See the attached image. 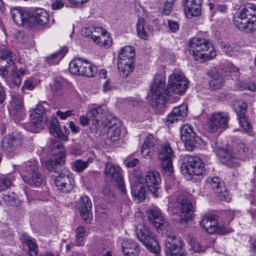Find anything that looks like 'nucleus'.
I'll return each mask as SVG.
<instances>
[{"label":"nucleus","mask_w":256,"mask_h":256,"mask_svg":"<svg viewBox=\"0 0 256 256\" xmlns=\"http://www.w3.org/2000/svg\"><path fill=\"white\" fill-rule=\"evenodd\" d=\"M165 86V77L156 74L150 88L152 102L154 106H163L168 96H174V94H184L188 88V81L182 74H172L169 77L166 88Z\"/></svg>","instance_id":"1"},{"label":"nucleus","mask_w":256,"mask_h":256,"mask_svg":"<svg viewBox=\"0 0 256 256\" xmlns=\"http://www.w3.org/2000/svg\"><path fill=\"white\" fill-rule=\"evenodd\" d=\"M234 24L239 30L246 33L256 30V6L246 3L241 6L238 16L234 18Z\"/></svg>","instance_id":"2"},{"label":"nucleus","mask_w":256,"mask_h":256,"mask_svg":"<svg viewBox=\"0 0 256 256\" xmlns=\"http://www.w3.org/2000/svg\"><path fill=\"white\" fill-rule=\"evenodd\" d=\"M248 148L243 143L238 144L236 148H215L214 150L215 153L230 167L238 166L240 160H244L248 156Z\"/></svg>","instance_id":"3"},{"label":"nucleus","mask_w":256,"mask_h":256,"mask_svg":"<svg viewBox=\"0 0 256 256\" xmlns=\"http://www.w3.org/2000/svg\"><path fill=\"white\" fill-rule=\"evenodd\" d=\"M188 50L196 60H208L216 56L212 44L205 38H193L190 39Z\"/></svg>","instance_id":"4"},{"label":"nucleus","mask_w":256,"mask_h":256,"mask_svg":"<svg viewBox=\"0 0 256 256\" xmlns=\"http://www.w3.org/2000/svg\"><path fill=\"white\" fill-rule=\"evenodd\" d=\"M136 234L138 240L142 242L146 248L155 254L160 256V248L154 236L146 225L140 224L136 228Z\"/></svg>","instance_id":"5"},{"label":"nucleus","mask_w":256,"mask_h":256,"mask_svg":"<svg viewBox=\"0 0 256 256\" xmlns=\"http://www.w3.org/2000/svg\"><path fill=\"white\" fill-rule=\"evenodd\" d=\"M174 215L178 216L180 222L191 220L192 218V206L189 200L184 196H178L172 207Z\"/></svg>","instance_id":"6"},{"label":"nucleus","mask_w":256,"mask_h":256,"mask_svg":"<svg viewBox=\"0 0 256 256\" xmlns=\"http://www.w3.org/2000/svg\"><path fill=\"white\" fill-rule=\"evenodd\" d=\"M149 221L156 227L158 232L166 237L170 234V226L163 216L160 210L158 208L149 209L146 212Z\"/></svg>","instance_id":"7"},{"label":"nucleus","mask_w":256,"mask_h":256,"mask_svg":"<svg viewBox=\"0 0 256 256\" xmlns=\"http://www.w3.org/2000/svg\"><path fill=\"white\" fill-rule=\"evenodd\" d=\"M158 156L162 170L168 174H171L173 172L172 160L174 154L170 144L160 146L158 150Z\"/></svg>","instance_id":"8"},{"label":"nucleus","mask_w":256,"mask_h":256,"mask_svg":"<svg viewBox=\"0 0 256 256\" xmlns=\"http://www.w3.org/2000/svg\"><path fill=\"white\" fill-rule=\"evenodd\" d=\"M181 170L183 174H188L190 176L202 175L204 172V164L198 157L190 156L187 162L182 164Z\"/></svg>","instance_id":"9"},{"label":"nucleus","mask_w":256,"mask_h":256,"mask_svg":"<svg viewBox=\"0 0 256 256\" xmlns=\"http://www.w3.org/2000/svg\"><path fill=\"white\" fill-rule=\"evenodd\" d=\"M201 228L210 234H224L228 232L226 228L220 226L214 215L204 216L200 222Z\"/></svg>","instance_id":"10"},{"label":"nucleus","mask_w":256,"mask_h":256,"mask_svg":"<svg viewBox=\"0 0 256 256\" xmlns=\"http://www.w3.org/2000/svg\"><path fill=\"white\" fill-rule=\"evenodd\" d=\"M58 174L54 178L56 186L64 192H70L74 185V180L72 177V173L68 170L64 168L58 172Z\"/></svg>","instance_id":"11"},{"label":"nucleus","mask_w":256,"mask_h":256,"mask_svg":"<svg viewBox=\"0 0 256 256\" xmlns=\"http://www.w3.org/2000/svg\"><path fill=\"white\" fill-rule=\"evenodd\" d=\"M104 174L112 182H116V185L122 194H126V189L122 176L121 169L118 166L112 162H108L105 166Z\"/></svg>","instance_id":"12"},{"label":"nucleus","mask_w":256,"mask_h":256,"mask_svg":"<svg viewBox=\"0 0 256 256\" xmlns=\"http://www.w3.org/2000/svg\"><path fill=\"white\" fill-rule=\"evenodd\" d=\"M165 242V252L166 256H186L182 250V241L174 234H167Z\"/></svg>","instance_id":"13"},{"label":"nucleus","mask_w":256,"mask_h":256,"mask_svg":"<svg viewBox=\"0 0 256 256\" xmlns=\"http://www.w3.org/2000/svg\"><path fill=\"white\" fill-rule=\"evenodd\" d=\"M229 120V114L226 112L214 113L208 121V130L214 132L219 128H226Z\"/></svg>","instance_id":"14"},{"label":"nucleus","mask_w":256,"mask_h":256,"mask_svg":"<svg viewBox=\"0 0 256 256\" xmlns=\"http://www.w3.org/2000/svg\"><path fill=\"white\" fill-rule=\"evenodd\" d=\"M145 182L148 190L152 193V196L155 198H157L158 190L161 184L160 174L156 170L148 172L146 176Z\"/></svg>","instance_id":"15"},{"label":"nucleus","mask_w":256,"mask_h":256,"mask_svg":"<svg viewBox=\"0 0 256 256\" xmlns=\"http://www.w3.org/2000/svg\"><path fill=\"white\" fill-rule=\"evenodd\" d=\"M202 0H182V5L184 8L187 18H191L200 14Z\"/></svg>","instance_id":"16"},{"label":"nucleus","mask_w":256,"mask_h":256,"mask_svg":"<svg viewBox=\"0 0 256 256\" xmlns=\"http://www.w3.org/2000/svg\"><path fill=\"white\" fill-rule=\"evenodd\" d=\"M49 16L42 8H38L30 14L29 17L30 26H45L48 24Z\"/></svg>","instance_id":"17"},{"label":"nucleus","mask_w":256,"mask_h":256,"mask_svg":"<svg viewBox=\"0 0 256 256\" xmlns=\"http://www.w3.org/2000/svg\"><path fill=\"white\" fill-rule=\"evenodd\" d=\"M206 182L210 184L220 200H226V196H228L226 188L224 182H220L219 178L217 176L208 178L206 179Z\"/></svg>","instance_id":"18"},{"label":"nucleus","mask_w":256,"mask_h":256,"mask_svg":"<svg viewBox=\"0 0 256 256\" xmlns=\"http://www.w3.org/2000/svg\"><path fill=\"white\" fill-rule=\"evenodd\" d=\"M10 14L14 22L18 26H30L29 17L30 14L22 10L21 8L12 9Z\"/></svg>","instance_id":"19"},{"label":"nucleus","mask_w":256,"mask_h":256,"mask_svg":"<svg viewBox=\"0 0 256 256\" xmlns=\"http://www.w3.org/2000/svg\"><path fill=\"white\" fill-rule=\"evenodd\" d=\"M181 139L184 142L186 147L192 148L196 142V134L192 126L189 124H184L180 128Z\"/></svg>","instance_id":"20"},{"label":"nucleus","mask_w":256,"mask_h":256,"mask_svg":"<svg viewBox=\"0 0 256 256\" xmlns=\"http://www.w3.org/2000/svg\"><path fill=\"white\" fill-rule=\"evenodd\" d=\"M208 74L210 78L209 81L210 88L214 90L220 88L224 82L222 72L214 68L208 72Z\"/></svg>","instance_id":"21"},{"label":"nucleus","mask_w":256,"mask_h":256,"mask_svg":"<svg viewBox=\"0 0 256 256\" xmlns=\"http://www.w3.org/2000/svg\"><path fill=\"white\" fill-rule=\"evenodd\" d=\"M78 206L80 215L84 220H88L92 216V203L88 196H84L80 198Z\"/></svg>","instance_id":"22"},{"label":"nucleus","mask_w":256,"mask_h":256,"mask_svg":"<svg viewBox=\"0 0 256 256\" xmlns=\"http://www.w3.org/2000/svg\"><path fill=\"white\" fill-rule=\"evenodd\" d=\"M52 156L56 164H64L66 152L64 146L60 142H56L50 145Z\"/></svg>","instance_id":"23"},{"label":"nucleus","mask_w":256,"mask_h":256,"mask_svg":"<svg viewBox=\"0 0 256 256\" xmlns=\"http://www.w3.org/2000/svg\"><path fill=\"white\" fill-rule=\"evenodd\" d=\"M122 252L125 256H138L140 248L132 240H124L122 243Z\"/></svg>","instance_id":"24"},{"label":"nucleus","mask_w":256,"mask_h":256,"mask_svg":"<svg viewBox=\"0 0 256 256\" xmlns=\"http://www.w3.org/2000/svg\"><path fill=\"white\" fill-rule=\"evenodd\" d=\"M246 104L245 102H242L238 104L236 111L237 113L239 123L242 128L246 132H250L252 128V126L248 122L245 116L246 112Z\"/></svg>","instance_id":"25"},{"label":"nucleus","mask_w":256,"mask_h":256,"mask_svg":"<svg viewBox=\"0 0 256 256\" xmlns=\"http://www.w3.org/2000/svg\"><path fill=\"white\" fill-rule=\"evenodd\" d=\"M94 34L100 33L102 35L104 36L107 32L105 30L100 27H84L81 30V34L84 36H90L92 39L96 43L100 44L101 40L99 36H96Z\"/></svg>","instance_id":"26"},{"label":"nucleus","mask_w":256,"mask_h":256,"mask_svg":"<svg viewBox=\"0 0 256 256\" xmlns=\"http://www.w3.org/2000/svg\"><path fill=\"white\" fill-rule=\"evenodd\" d=\"M156 140L152 134H148L145 138L144 144L141 147L140 152L144 156H150L153 152L154 148L156 144Z\"/></svg>","instance_id":"27"},{"label":"nucleus","mask_w":256,"mask_h":256,"mask_svg":"<svg viewBox=\"0 0 256 256\" xmlns=\"http://www.w3.org/2000/svg\"><path fill=\"white\" fill-rule=\"evenodd\" d=\"M23 181L32 186H39L42 182V176L38 171L30 174H20Z\"/></svg>","instance_id":"28"},{"label":"nucleus","mask_w":256,"mask_h":256,"mask_svg":"<svg viewBox=\"0 0 256 256\" xmlns=\"http://www.w3.org/2000/svg\"><path fill=\"white\" fill-rule=\"evenodd\" d=\"M22 242L26 244L28 247L29 254L30 256H37L38 246L36 240L26 234H22L20 237Z\"/></svg>","instance_id":"29"},{"label":"nucleus","mask_w":256,"mask_h":256,"mask_svg":"<svg viewBox=\"0 0 256 256\" xmlns=\"http://www.w3.org/2000/svg\"><path fill=\"white\" fill-rule=\"evenodd\" d=\"M18 142L19 140L17 138L9 135L2 140L1 146L2 150L6 152H12Z\"/></svg>","instance_id":"30"},{"label":"nucleus","mask_w":256,"mask_h":256,"mask_svg":"<svg viewBox=\"0 0 256 256\" xmlns=\"http://www.w3.org/2000/svg\"><path fill=\"white\" fill-rule=\"evenodd\" d=\"M135 57V50L134 48L131 46H126L122 48L119 52L118 61H128L134 62Z\"/></svg>","instance_id":"31"},{"label":"nucleus","mask_w":256,"mask_h":256,"mask_svg":"<svg viewBox=\"0 0 256 256\" xmlns=\"http://www.w3.org/2000/svg\"><path fill=\"white\" fill-rule=\"evenodd\" d=\"M50 132L54 136L62 140L67 141L68 140V136L62 133L59 122L56 118L50 120Z\"/></svg>","instance_id":"32"},{"label":"nucleus","mask_w":256,"mask_h":256,"mask_svg":"<svg viewBox=\"0 0 256 256\" xmlns=\"http://www.w3.org/2000/svg\"><path fill=\"white\" fill-rule=\"evenodd\" d=\"M23 108L22 98L20 96L15 95L12 96V100L9 106L11 112L16 116L22 114V110Z\"/></svg>","instance_id":"33"},{"label":"nucleus","mask_w":256,"mask_h":256,"mask_svg":"<svg viewBox=\"0 0 256 256\" xmlns=\"http://www.w3.org/2000/svg\"><path fill=\"white\" fill-rule=\"evenodd\" d=\"M134 62L128 61H118V67L120 74L123 78H126L133 71Z\"/></svg>","instance_id":"34"},{"label":"nucleus","mask_w":256,"mask_h":256,"mask_svg":"<svg viewBox=\"0 0 256 256\" xmlns=\"http://www.w3.org/2000/svg\"><path fill=\"white\" fill-rule=\"evenodd\" d=\"M84 60L80 58H75L72 60L69 64L70 72L74 74L81 75Z\"/></svg>","instance_id":"35"},{"label":"nucleus","mask_w":256,"mask_h":256,"mask_svg":"<svg viewBox=\"0 0 256 256\" xmlns=\"http://www.w3.org/2000/svg\"><path fill=\"white\" fill-rule=\"evenodd\" d=\"M16 58V55L8 48H4L0 50V61L4 60L9 66L14 64Z\"/></svg>","instance_id":"36"},{"label":"nucleus","mask_w":256,"mask_h":256,"mask_svg":"<svg viewBox=\"0 0 256 256\" xmlns=\"http://www.w3.org/2000/svg\"><path fill=\"white\" fill-rule=\"evenodd\" d=\"M93 162V158H89L86 161L81 159L76 160L71 163V166L72 170L78 172H82L86 168L88 165Z\"/></svg>","instance_id":"37"},{"label":"nucleus","mask_w":256,"mask_h":256,"mask_svg":"<svg viewBox=\"0 0 256 256\" xmlns=\"http://www.w3.org/2000/svg\"><path fill=\"white\" fill-rule=\"evenodd\" d=\"M67 52L68 49L63 48L46 58V62L48 65L58 64Z\"/></svg>","instance_id":"38"},{"label":"nucleus","mask_w":256,"mask_h":256,"mask_svg":"<svg viewBox=\"0 0 256 256\" xmlns=\"http://www.w3.org/2000/svg\"><path fill=\"white\" fill-rule=\"evenodd\" d=\"M138 36L142 39L146 40L148 38L147 28H146V21L142 18H139L136 24Z\"/></svg>","instance_id":"39"},{"label":"nucleus","mask_w":256,"mask_h":256,"mask_svg":"<svg viewBox=\"0 0 256 256\" xmlns=\"http://www.w3.org/2000/svg\"><path fill=\"white\" fill-rule=\"evenodd\" d=\"M38 162L34 159H30L25 162L21 174H30L38 170Z\"/></svg>","instance_id":"40"},{"label":"nucleus","mask_w":256,"mask_h":256,"mask_svg":"<svg viewBox=\"0 0 256 256\" xmlns=\"http://www.w3.org/2000/svg\"><path fill=\"white\" fill-rule=\"evenodd\" d=\"M36 114H30V124L34 128L42 129L46 125V120L43 116Z\"/></svg>","instance_id":"41"},{"label":"nucleus","mask_w":256,"mask_h":256,"mask_svg":"<svg viewBox=\"0 0 256 256\" xmlns=\"http://www.w3.org/2000/svg\"><path fill=\"white\" fill-rule=\"evenodd\" d=\"M120 134V126H112V125L108 126V130H107V138L108 140L114 142L119 139Z\"/></svg>","instance_id":"42"},{"label":"nucleus","mask_w":256,"mask_h":256,"mask_svg":"<svg viewBox=\"0 0 256 256\" xmlns=\"http://www.w3.org/2000/svg\"><path fill=\"white\" fill-rule=\"evenodd\" d=\"M83 70L81 72V75L88 77H93L97 72V68L92 66L91 64L88 62L86 60H84Z\"/></svg>","instance_id":"43"},{"label":"nucleus","mask_w":256,"mask_h":256,"mask_svg":"<svg viewBox=\"0 0 256 256\" xmlns=\"http://www.w3.org/2000/svg\"><path fill=\"white\" fill-rule=\"evenodd\" d=\"M140 188L138 190L135 184H132L131 192L132 194L134 195L139 200L142 201L144 200L146 198V188L140 184L138 183V186Z\"/></svg>","instance_id":"44"},{"label":"nucleus","mask_w":256,"mask_h":256,"mask_svg":"<svg viewBox=\"0 0 256 256\" xmlns=\"http://www.w3.org/2000/svg\"><path fill=\"white\" fill-rule=\"evenodd\" d=\"M177 0H159L160 4L163 6L162 13L163 14L168 16L173 10L174 4Z\"/></svg>","instance_id":"45"},{"label":"nucleus","mask_w":256,"mask_h":256,"mask_svg":"<svg viewBox=\"0 0 256 256\" xmlns=\"http://www.w3.org/2000/svg\"><path fill=\"white\" fill-rule=\"evenodd\" d=\"M173 114L177 116L179 120H182L185 118L188 114V106L184 104L178 106L174 107L172 110Z\"/></svg>","instance_id":"46"},{"label":"nucleus","mask_w":256,"mask_h":256,"mask_svg":"<svg viewBox=\"0 0 256 256\" xmlns=\"http://www.w3.org/2000/svg\"><path fill=\"white\" fill-rule=\"evenodd\" d=\"M63 80L61 78L54 80V84H51V89L55 96H61L63 94L62 90V82Z\"/></svg>","instance_id":"47"},{"label":"nucleus","mask_w":256,"mask_h":256,"mask_svg":"<svg viewBox=\"0 0 256 256\" xmlns=\"http://www.w3.org/2000/svg\"><path fill=\"white\" fill-rule=\"evenodd\" d=\"M86 228L83 226H78L76 230V242L78 246H83V238L85 235Z\"/></svg>","instance_id":"48"},{"label":"nucleus","mask_w":256,"mask_h":256,"mask_svg":"<svg viewBox=\"0 0 256 256\" xmlns=\"http://www.w3.org/2000/svg\"><path fill=\"white\" fill-rule=\"evenodd\" d=\"M104 198L108 202H112L114 200V194L109 186H106L103 190Z\"/></svg>","instance_id":"49"},{"label":"nucleus","mask_w":256,"mask_h":256,"mask_svg":"<svg viewBox=\"0 0 256 256\" xmlns=\"http://www.w3.org/2000/svg\"><path fill=\"white\" fill-rule=\"evenodd\" d=\"M102 109L100 107L98 106L89 110L88 112V116L90 117L92 120L96 122V124L98 122L97 118L100 114H102Z\"/></svg>","instance_id":"50"},{"label":"nucleus","mask_w":256,"mask_h":256,"mask_svg":"<svg viewBox=\"0 0 256 256\" xmlns=\"http://www.w3.org/2000/svg\"><path fill=\"white\" fill-rule=\"evenodd\" d=\"M16 198V195L13 192H7L4 194L2 199L6 204H10L13 203Z\"/></svg>","instance_id":"51"},{"label":"nucleus","mask_w":256,"mask_h":256,"mask_svg":"<svg viewBox=\"0 0 256 256\" xmlns=\"http://www.w3.org/2000/svg\"><path fill=\"white\" fill-rule=\"evenodd\" d=\"M12 185V181L8 178L2 176L0 178V190H3Z\"/></svg>","instance_id":"52"},{"label":"nucleus","mask_w":256,"mask_h":256,"mask_svg":"<svg viewBox=\"0 0 256 256\" xmlns=\"http://www.w3.org/2000/svg\"><path fill=\"white\" fill-rule=\"evenodd\" d=\"M239 89L240 90H248L250 91L254 92L256 90V86L253 82H242L239 84Z\"/></svg>","instance_id":"53"},{"label":"nucleus","mask_w":256,"mask_h":256,"mask_svg":"<svg viewBox=\"0 0 256 256\" xmlns=\"http://www.w3.org/2000/svg\"><path fill=\"white\" fill-rule=\"evenodd\" d=\"M11 66L6 64L4 60L0 61V74L2 76H7L8 74L9 69Z\"/></svg>","instance_id":"54"},{"label":"nucleus","mask_w":256,"mask_h":256,"mask_svg":"<svg viewBox=\"0 0 256 256\" xmlns=\"http://www.w3.org/2000/svg\"><path fill=\"white\" fill-rule=\"evenodd\" d=\"M56 160H54V157L52 156L50 160H48L46 162V166L49 170H54L55 167L60 165L62 166L64 164H56Z\"/></svg>","instance_id":"55"},{"label":"nucleus","mask_w":256,"mask_h":256,"mask_svg":"<svg viewBox=\"0 0 256 256\" xmlns=\"http://www.w3.org/2000/svg\"><path fill=\"white\" fill-rule=\"evenodd\" d=\"M168 26L169 30L172 32H175L178 30L180 26L178 22L176 21L172 20H168Z\"/></svg>","instance_id":"56"},{"label":"nucleus","mask_w":256,"mask_h":256,"mask_svg":"<svg viewBox=\"0 0 256 256\" xmlns=\"http://www.w3.org/2000/svg\"><path fill=\"white\" fill-rule=\"evenodd\" d=\"M223 48L226 54L230 56H234L236 52L238 51V50L232 46L225 45Z\"/></svg>","instance_id":"57"},{"label":"nucleus","mask_w":256,"mask_h":256,"mask_svg":"<svg viewBox=\"0 0 256 256\" xmlns=\"http://www.w3.org/2000/svg\"><path fill=\"white\" fill-rule=\"evenodd\" d=\"M91 120L92 118L88 116V113L87 112L86 115H82L80 116L79 122L82 126H86L88 125L89 122Z\"/></svg>","instance_id":"58"},{"label":"nucleus","mask_w":256,"mask_h":256,"mask_svg":"<svg viewBox=\"0 0 256 256\" xmlns=\"http://www.w3.org/2000/svg\"><path fill=\"white\" fill-rule=\"evenodd\" d=\"M178 120H180L179 118H177L176 115L175 116L173 114V112L172 111V112L168 116L166 123L168 125H169L170 124H174Z\"/></svg>","instance_id":"59"},{"label":"nucleus","mask_w":256,"mask_h":256,"mask_svg":"<svg viewBox=\"0 0 256 256\" xmlns=\"http://www.w3.org/2000/svg\"><path fill=\"white\" fill-rule=\"evenodd\" d=\"M107 120L108 122L106 124L108 130V126L110 124L112 125V126H120L118 120L115 118L110 116L108 118H107Z\"/></svg>","instance_id":"60"},{"label":"nucleus","mask_w":256,"mask_h":256,"mask_svg":"<svg viewBox=\"0 0 256 256\" xmlns=\"http://www.w3.org/2000/svg\"><path fill=\"white\" fill-rule=\"evenodd\" d=\"M46 108L42 105L38 104L31 114H37L36 115L42 116Z\"/></svg>","instance_id":"61"},{"label":"nucleus","mask_w":256,"mask_h":256,"mask_svg":"<svg viewBox=\"0 0 256 256\" xmlns=\"http://www.w3.org/2000/svg\"><path fill=\"white\" fill-rule=\"evenodd\" d=\"M11 70L12 72L14 75L16 77V78L18 80V83H20V76L25 74V70L22 68H20L19 70Z\"/></svg>","instance_id":"62"},{"label":"nucleus","mask_w":256,"mask_h":256,"mask_svg":"<svg viewBox=\"0 0 256 256\" xmlns=\"http://www.w3.org/2000/svg\"><path fill=\"white\" fill-rule=\"evenodd\" d=\"M64 6V2L62 0H56L52 6V8L54 10H58L62 8Z\"/></svg>","instance_id":"63"},{"label":"nucleus","mask_w":256,"mask_h":256,"mask_svg":"<svg viewBox=\"0 0 256 256\" xmlns=\"http://www.w3.org/2000/svg\"><path fill=\"white\" fill-rule=\"evenodd\" d=\"M126 104L128 106H136L141 104V103L142 102V101L138 100L137 99H134V98H128L126 100Z\"/></svg>","instance_id":"64"}]
</instances>
